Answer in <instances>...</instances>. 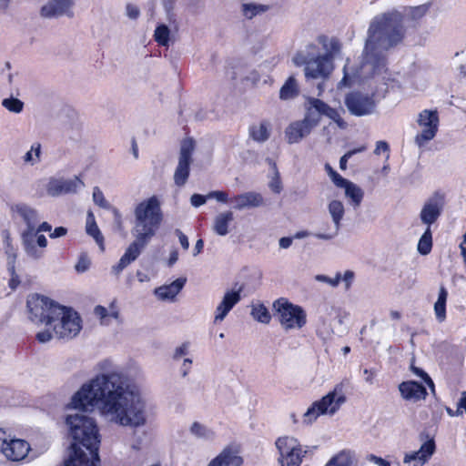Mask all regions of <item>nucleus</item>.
Returning a JSON list of instances; mask_svg holds the SVG:
<instances>
[{"label": "nucleus", "instance_id": "dca6fc26", "mask_svg": "<svg viewBox=\"0 0 466 466\" xmlns=\"http://www.w3.org/2000/svg\"><path fill=\"white\" fill-rule=\"evenodd\" d=\"M328 211L331 218L332 224H327L320 231L314 234V237L321 240L335 238L341 228V221L345 215V208L341 201L334 199L328 204Z\"/></svg>", "mask_w": 466, "mask_h": 466}, {"label": "nucleus", "instance_id": "774afa93", "mask_svg": "<svg viewBox=\"0 0 466 466\" xmlns=\"http://www.w3.org/2000/svg\"><path fill=\"white\" fill-rule=\"evenodd\" d=\"M292 238L283 237L279 239V244L281 248H289L292 244Z\"/></svg>", "mask_w": 466, "mask_h": 466}, {"label": "nucleus", "instance_id": "c9c22d12", "mask_svg": "<svg viewBox=\"0 0 466 466\" xmlns=\"http://www.w3.org/2000/svg\"><path fill=\"white\" fill-rule=\"evenodd\" d=\"M268 8V5L261 4H243L241 6L242 15L247 19H252L256 15L265 13Z\"/></svg>", "mask_w": 466, "mask_h": 466}, {"label": "nucleus", "instance_id": "052dcab7", "mask_svg": "<svg viewBox=\"0 0 466 466\" xmlns=\"http://www.w3.org/2000/svg\"><path fill=\"white\" fill-rule=\"evenodd\" d=\"M353 279H354V273L350 270H347L343 277H341V280H343L345 282V285H346V289H348L352 281H353Z\"/></svg>", "mask_w": 466, "mask_h": 466}, {"label": "nucleus", "instance_id": "2f4dec72", "mask_svg": "<svg viewBox=\"0 0 466 466\" xmlns=\"http://www.w3.org/2000/svg\"><path fill=\"white\" fill-rule=\"evenodd\" d=\"M86 229V233L93 237L96 242L99 245L101 250H104V238L95 221L92 212H88Z\"/></svg>", "mask_w": 466, "mask_h": 466}, {"label": "nucleus", "instance_id": "39448f33", "mask_svg": "<svg viewBox=\"0 0 466 466\" xmlns=\"http://www.w3.org/2000/svg\"><path fill=\"white\" fill-rule=\"evenodd\" d=\"M296 66H304L307 79H326L333 70V63L329 55L313 56L299 52L293 57Z\"/></svg>", "mask_w": 466, "mask_h": 466}, {"label": "nucleus", "instance_id": "ea45409f", "mask_svg": "<svg viewBox=\"0 0 466 466\" xmlns=\"http://www.w3.org/2000/svg\"><path fill=\"white\" fill-rule=\"evenodd\" d=\"M2 106L8 111L15 114L22 112L24 108V103L20 99L15 97L5 98L2 101Z\"/></svg>", "mask_w": 466, "mask_h": 466}, {"label": "nucleus", "instance_id": "aec40b11", "mask_svg": "<svg viewBox=\"0 0 466 466\" xmlns=\"http://www.w3.org/2000/svg\"><path fill=\"white\" fill-rule=\"evenodd\" d=\"M84 187L83 181L78 177L73 178H51L46 186V192L51 197L63 194L76 193Z\"/></svg>", "mask_w": 466, "mask_h": 466}, {"label": "nucleus", "instance_id": "a18cd8bd", "mask_svg": "<svg viewBox=\"0 0 466 466\" xmlns=\"http://www.w3.org/2000/svg\"><path fill=\"white\" fill-rule=\"evenodd\" d=\"M90 259L86 255H81L77 263L75 266V268L77 272L83 273L89 268Z\"/></svg>", "mask_w": 466, "mask_h": 466}, {"label": "nucleus", "instance_id": "79ce46f5", "mask_svg": "<svg viewBox=\"0 0 466 466\" xmlns=\"http://www.w3.org/2000/svg\"><path fill=\"white\" fill-rule=\"evenodd\" d=\"M93 201L101 208H112V207L105 199L103 192L97 187H94L93 189Z\"/></svg>", "mask_w": 466, "mask_h": 466}, {"label": "nucleus", "instance_id": "4d7b16f0", "mask_svg": "<svg viewBox=\"0 0 466 466\" xmlns=\"http://www.w3.org/2000/svg\"><path fill=\"white\" fill-rule=\"evenodd\" d=\"M390 147L389 144L385 141H378L376 144V148L374 150L375 155H380V152H387L389 153Z\"/></svg>", "mask_w": 466, "mask_h": 466}, {"label": "nucleus", "instance_id": "3c124183", "mask_svg": "<svg viewBox=\"0 0 466 466\" xmlns=\"http://www.w3.org/2000/svg\"><path fill=\"white\" fill-rule=\"evenodd\" d=\"M111 210L114 215V225L117 228V230H122L123 229V221H122L121 213L116 208H112Z\"/></svg>", "mask_w": 466, "mask_h": 466}, {"label": "nucleus", "instance_id": "4be33fe9", "mask_svg": "<svg viewBox=\"0 0 466 466\" xmlns=\"http://www.w3.org/2000/svg\"><path fill=\"white\" fill-rule=\"evenodd\" d=\"M399 390L404 400L412 402L423 400L427 396L426 388L422 384L413 380L401 382L399 385Z\"/></svg>", "mask_w": 466, "mask_h": 466}, {"label": "nucleus", "instance_id": "6e6d98bb", "mask_svg": "<svg viewBox=\"0 0 466 466\" xmlns=\"http://www.w3.org/2000/svg\"><path fill=\"white\" fill-rule=\"evenodd\" d=\"M412 372L414 374H416L417 376L420 377L421 379H423L426 383H428L430 386H431L433 388L434 385H433L431 379L424 370H422L420 368H413Z\"/></svg>", "mask_w": 466, "mask_h": 466}, {"label": "nucleus", "instance_id": "69168bd1", "mask_svg": "<svg viewBox=\"0 0 466 466\" xmlns=\"http://www.w3.org/2000/svg\"><path fill=\"white\" fill-rule=\"evenodd\" d=\"M354 155V152H347L345 155H343L341 157H340V160H339V167L341 169H346L347 167V162H348V159L350 157H351L352 156Z\"/></svg>", "mask_w": 466, "mask_h": 466}, {"label": "nucleus", "instance_id": "4468645a", "mask_svg": "<svg viewBox=\"0 0 466 466\" xmlns=\"http://www.w3.org/2000/svg\"><path fill=\"white\" fill-rule=\"evenodd\" d=\"M30 449V445L27 441L12 438L5 431L0 429V453H2L7 461H23L27 456Z\"/></svg>", "mask_w": 466, "mask_h": 466}, {"label": "nucleus", "instance_id": "0eeeda50", "mask_svg": "<svg viewBox=\"0 0 466 466\" xmlns=\"http://www.w3.org/2000/svg\"><path fill=\"white\" fill-rule=\"evenodd\" d=\"M12 210L17 213L27 226V228L22 233V242L25 251L28 256L34 258H41L43 252L39 251L35 244V228L40 221L38 212L25 204H17L12 208Z\"/></svg>", "mask_w": 466, "mask_h": 466}, {"label": "nucleus", "instance_id": "5fc2aeb1", "mask_svg": "<svg viewBox=\"0 0 466 466\" xmlns=\"http://www.w3.org/2000/svg\"><path fill=\"white\" fill-rule=\"evenodd\" d=\"M175 233L178 237L181 247L185 250H187L189 248V242H188L187 237L180 229H176Z\"/></svg>", "mask_w": 466, "mask_h": 466}, {"label": "nucleus", "instance_id": "9b49d317", "mask_svg": "<svg viewBox=\"0 0 466 466\" xmlns=\"http://www.w3.org/2000/svg\"><path fill=\"white\" fill-rule=\"evenodd\" d=\"M276 447L279 452L280 466H300L307 452L303 451L299 441L290 436L279 437L276 441Z\"/></svg>", "mask_w": 466, "mask_h": 466}, {"label": "nucleus", "instance_id": "13d9d810", "mask_svg": "<svg viewBox=\"0 0 466 466\" xmlns=\"http://www.w3.org/2000/svg\"><path fill=\"white\" fill-rule=\"evenodd\" d=\"M367 459H368V461L374 462L378 466H389L390 465V463L387 461H385L384 459H382L380 457L373 455V454H370Z\"/></svg>", "mask_w": 466, "mask_h": 466}, {"label": "nucleus", "instance_id": "1a4fd4ad", "mask_svg": "<svg viewBox=\"0 0 466 466\" xmlns=\"http://www.w3.org/2000/svg\"><path fill=\"white\" fill-rule=\"evenodd\" d=\"M304 109L303 120L312 129L319 124L322 116L333 120L342 129L347 127V123L342 119L338 110L330 107L327 103L319 98L307 97L304 103Z\"/></svg>", "mask_w": 466, "mask_h": 466}, {"label": "nucleus", "instance_id": "6e6552de", "mask_svg": "<svg viewBox=\"0 0 466 466\" xmlns=\"http://www.w3.org/2000/svg\"><path fill=\"white\" fill-rule=\"evenodd\" d=\"M276 318L285 330L300 329L306 325L307 314L302 307L280 298L273 303Z\"/></svg>", "mask_w": 466, "mask_h": 466}, {"label": "nucleus", "instance_id": "f8f14e48", "mask_svg": "<svg viewBox=\"0 0 466 466\" xmlns=\"http://www.w3.org/2000/svg\"><path fill=\"white\" fill-rule=\"evenodd\" d=\"M195 147L196 142L192 137L184 138L180 143L178 161L173 176L174 183L177 187H183L187 181Z\"/></svg>", "mask_w": 466, "mask_h": 466}, {"label": "nucleus", "instance_id": "f704fd0d", "mask_svg": "<svg viewBox=\"0 0 466 466\" xmlns=\"http://www.w3.org/2000/svg\"><path fill=\"white\" fill-rule=\"evenodd\" d=\"M432 248V233L431 228H426V230L420 238L417 249L420 255H428Z\"/></svg>", "mask_w": 466, "mask_h": 466}, {"label": "nucleus", "instance_id": "603ef678", "mask_svg": "<svg viewBox=\"0 0 466 466\" xmlns=\"http://www.w3.org/2000/svg\"><path fill=\"white\" fill-rule=\"evenodd\" d=\"M187 350H188V344L187 343H183L181 346L177 347L175 350L174 355H173V359L174 360H178L179 358L187 355Z\"/></svg>", "mask_w": 466, "mask_h": 466}, {"label": "nucleus", "instance_id": "f257e3e1", "mask_svg": "<svg viewBox=\"0 0 466 466\" xmlns=\"http://www.w3.org/2000/svg\"><path fill=\"white\" fill-rule=\"evenodd\" d=\"M73 408L86 411L96 407L108 422L130 428L147 424V402L138 386L119 369L104 370L74 394Z\"/></svg>", "mask_w": 466, "mask_h": 466}, {"label": "nucleus", "instance_id": "0e129e2a", "mask_svg": "<svg viewBox=\"0 0 466 466\" xmlns=\"http://www.w3.org/2000/svg\"><path fill=\"white\" fill-rule=\"evenodd\" d=\"M94 311L101 319H104L108 316L107 309L102 306H96Z\"/></svg>", "mask_w": 466, "mask_h": 466}, {"label": "nucleus", "instance_id": "7c9ffc66", "mask_svg": "<svg viewBox=\"0 0 466 466\" xmlns=\"http://www.w3.org/2000/svg\"><path fill=\"white\" fill-rule=\"evenodd\" d=\"M189 432L195 438L206 441H211L215 437V432L210 428L198 421H194L191 424L189 428Z\"/></svg>", "mask_w": 466, "mask_h": 466}, {"label": "nucleus", "instance_id": "f03ea898", "mask_svg": "<svg viewBox=\"0 0 466 466\" xmlns=\"http://www.w3.org/2000/svg\"><path fill=\"white\" fill-rule=\"evenodd\" d=\"M430 6V4L405 6L402 12L393 9L373 17L367 30L360 63L356 67H350L347 59L338 88L350 87L384 72L388 65V52L401 45L406 37L404 19L418 22L427 15Z\"/></svg>", "mask_w": 466, "mask_h": 466}, {"label": "nucleus", "instance_id": "72a5a7b5", "mask_svg": "<svg viewBox=\"0 0 466 466\" xmlns=\"http://www.w3.org/2000/svg\"><path fill=\"white\" fill-rule=\"evenodd\" d=\"M299 94L298 85L293 76L289 77L279 91V97L283 100L291 99Z\"/></svg>", "mask_w": 466, "mask_h": 466}, {"label": "nucleus", "instance_id": "423d86ee", "mask_svg": "<svg viewBox=\"0 0 466 466\" xmlns=\"http://www.w3.org/2000/svg\"><path fill=\"white\" fill-rule=\"evenodd\" d=\"M346 402V396L341 384L336 385L333 390L315 401L304 414V422L310 424L320 415H334Z\"/></svg>", "mask_w": 466, "mask_h": 466}, {"label": "nucleus", "instance_id": "49530a36", "mask_svg": "<svg viewBox=\"0 0 466 466\" xmlns=\"http://www.w3.org/2000/svg\"><path fill=\"white\" fill-rule=\"evenodd\" d=\"M268 187L274 193L279 194L281 192L282 183L280 180L279 171L274 172V177H272L271 181L269 182Z\"/></svg>", "mask_w": 466, "mask_h": 466}, {"label": "nucleus", "instance_id": "8fccbe9b", "mask_svg": "<svg viewBox=\"0 0 466 466\" xmlns=\"http://www.w3.org/2000/svg\"><path fill=\"white\" fill-rule=\"evenodd\" d=\"M208 198H215L218 202L227 203L228 201V195L224 191H211L208 194Z\"/></svg>", "mask_w": 466, "mask_h": 466}, {"label": "nucleus", "instance_id": "cd10ccee", "mask_svg": "<svg viewBox=\"0 0 466 466\" xmlns=\"http://www.w3.org/2000/svg\"><path fill=\"white\" fill-rule=\"evenodd\" d=\"M270 131V124L262 121L249 127V137L256 142L264 143L269 138Z\"/></svg>", "mask_w": 466, "mask_h": 466}, {"label": "nucleus", "instance_id": "a878e982", "mask_svg": "<svg viewBox=\"0 0 466 466\" xmlns=\"http://www.w3.org/2000/svg\"><path fill=\"white\" fill-rule=\"evenodd\" d=\"M342 188L345 189V196L350 199V204L354 209L358 208L362 202L364 191L358 185L350 180L342 186Z\"/></svg>", "mask_w": 466, "mask_h": 466}, {"label": "nucleus", "instance_id": "b1692460", "mask_svg": "<svg viewBox=\"0 0 466 466\" xmlns=\"http://www.w3.org/2000/svg\"><path fill=\"white\" fill-rule=\"evenodd\" d=\"M313 129L305 122V120H298L290 123L286 130L285 137L289 144H296L300 142L304 137L309 136Z\"/></svg>", "mask_w": 466, "mask_h": 466}, {"label": "nucleus", "instance_id": "e2e57ef3", "mask_svg": "<svg viewBox=\"0 0 466 466\" xmlns=\"http://www.w3.org/2000/svg\"><path fill=\"white\" fill-rule=\"evenodd\" d=\"M67 233V229L64 227L56 228L53 233L50 234V238H56L65 236Z\"/></svg>", "mask_w": 466, "mask_h": 466}, {"label": "nucleus", "instance_id": "a19ab883", "mask_svg": "<svg viewBox=\"0 0 466 466\" xmlns=\"http://www.w3.org/2000/svg\"><path fill=\"white\" fill-rule=\"evenodd\" d=\"M15 255L9 256L8 261H7V269L11 275L9 286L12 289H15L20 283L19 277L15 273Z\"/></svg>", "mask_w": 466, "mask_h": 466}, {"label": "nucleus", "instance_id": "2eb2a0df", "mask_svg": "<svg viewBox=\"0 0 466 466\" xmlns=\"http://www.w3.org/2000/svg\"><path fill=\"white\" fill-rule=\"evenodd\" d=\"M344 103L349 112L356 116L371 115L376 108L374 95L360 91H352L347 94Z\"/></svg>", "mask_w": 466, "mask_h": 466}, {"label": "nucleus", "instance_id": "e433bc0d", "mask_svg": "<svg viewBox=\"0 0 466 466\" xmlns=\"http://www.w3.org/2000/svg\"><path fill=\"white\" fill-rule=\"evenodd\" d=\"M251 316L258 322L268 324L271 319V316L268 309L263 304H254L251 306Z\"/></svg>", "mask_w": 466, "mask_h": 466}, {"label": "nucleus", "instance_id": "393cba45", "mask_svg": "<svg viewBox=\"0 0 466 466\" xmlns=\"http://www.w3.org/2000/svg\"><path fill=\"white\" fill-rule=\"evenodd\" d=\"M187 279L179 278L169 285H163L155 289L154 293L160 300H172L183 289Z\"/></svg>", "mask_w": 466, "mask_h": 466}, {"label": "nucleus", "instance_id": "5701e85b", "mask_svg": "<svg viewBox=\"0 0 466 466\" xmlns=\"http://www.w3.org/2000/svg\"><path fill=\"white\" fill-rule=\"evenodd\" d=\"M232 201L234 203L233 208L237 210L255 208L264 205V198L262 195L255 191H248L236 195L232 198Z\"/></svg>", "mask_w": 466, "mask_h": 466}, {"label": "nucleus", "instance_id": "c85d7f7f", "mask_svg": "<svg viewBox=\"0 0 466 466\" xmlns=\"http://www.w3.org/2000/svg\"><path fill=\"white\" fill-rule=\"evenodd\" d=\"M233 219L234 216L231 211L219 213L214 219L213 230L218 236H226L228 233V226Z\"/></svg>", "mask_w": 466, "mask_h": 466}, {"label": "nucleus", "instance_id": "7ed1b4c3", "mask_svg": "<svg viewBox=\"0 0 466 466\" xmlns=\"http://www.w3.org/2000/svg\"><path fill=\"white\" fill-rule=\"evenodd\" d=\"M135 223L132 228L134 241L127 248L119 262L112 267V273L118 276L134 262L150 242L159 228L163 214L156 196L141 201L134 210Z\"/></svg>", "mask_w": 466, "mask_h": 466}, {"label": "nucleus", "instance_id": "4c0bfd02", "mask_svg": "<svg viewBox=\"0 0 466 466\" xmlns=\"http://www.w3.org/2000/svg\"><path fill=\"white\" fill-rule=\"evenodd\" d=\"M170 30L166 25H159L155 32L154 38L160 46H167L169 43Z\"/></svg>", "mask_w": 466, "mask_h": 466}, {"label": "nucleus", "instance_id": "37998d69", "mask_svg": "<svg viewBox=\"0 0 466 466\" xmlns=\"http://www.w3.org/2000/svg\"><path fill=\"white\" fill-rule=\"evenodd\" d=\"M315 279L319 282H325L329 286L336 288L341 280V275L340 273H337L334 278H329L326 275L319 274L315 276Z\"/></svg>", "mask_w": 466, "mask_h": 466}, {"label": "nucleus", "instance_id": "473e14b6", "mask_svg": "<svg viewBox=\"0 0 466 466\" xmlns=\"http://www.w3.org/2000/svg\"><path fill=\"white\" fill-rule=\"evenodd\" d=\"M218 458L224 466H240L243 462L242 458L238 455V452L230 448L224 449L218 455Z\"/></svg>", "mask_w": 466, "mask_h": 466}, {"label": "nucleus", "instance_id": "a211bd4d", "mask_svg": "<svg viewBox=\"0 0 466 466\" xmlns=\"http://www.w3.org/2000/svg\"><path fill=\"white\" fill-rule=\"evenodd\" d=\"M243 287L238 289H228L224 293L220 302L217 305L214 311V323H221L230 310L241 300V292Z\"/></svg>", "mask_w": 466, "mask_h": 466}, {"label": "nucleus", "instance_id": "bb28decb", "mask_svg": "<svg viewBox=\"0 0 466 466\" xmlns=\"http://www.w3.org/2000/svg\"><path fill=\"white\" fill-rule=\"evenodd\" d=\"M356 458L353 451L342 450L332 456L325 466H355Z\"/></svg>", "mask_w": 466, "mask_h": 466}, {"label": "nucleus", "instance_id": "c756f323", "mask_svg": "<svg viewBox=\"0 0 466 466\" xmlns=\"http://www.w3.org/2000/svg\"><path fill=\"white\" fill-rule=\"evenodd\" d=\"M448 298V291L441 286L439 289V294L437 301L434 303V313L437 320L441 323L446 319V302Z\"/></svg>", "mask_w": 466, "mask_h": 466}, {"label": "nucleus", "instance_id": "864d4df0", "mask_svg": "<svg viewBox=\"0 0 466 466\" xmlns=\"http://www.w3.org/2000/svg\"><path fill=\"white\" fill-rule=\"evenodd\" d=\"M53 335L49 329L40 331L36 334V339L41 343H46L51 340Z\"/></svg>", "mask_w": 466, "mask_h": 466}, {"label": "nucleus", "instance_id": "de8ad7c7", "mask_svg": "<svg viewBox=\"0 0 466 466\" xmlns=\"http://www.w3.org/2000/svg\"><path fill=\"white\" fill-rule=\"evenodd\" d=\"M126 15L131 20H137L140 15V10L137 5L127 4L126 5Z\"/></svg>", "mask_w": 466, "mask_h": 466}, {"label": "nucleus", "instance_id": "ddd939ff", "mask_svg": "<svg viewBox=\"0 0 466 466\" xmlns=\"http://www.w3.org/2000/svg\"><path fill=\"white\" fill-rule=\"evenodd\" d=\"M417 123L421 131L416 135L414 142L419 147H422L436 137L440 124L438 111L422 110L418 115Z\"/></svg>", "mask_w": 466, "mask_h": 466}, {"label": "nucleus", "instance_id": "c03bdc74", "mask_svg": "<svg viewBox=\"0 0 466 466\" xmlns=\"http://www.w3.org/2000/svg\"><path fill=\"white\" fill-rule=\"evenodd\" d=\"M326 169L328 170L329 176L331 178L332 182L339 187H342L343 185L348 181V179L342 177L339 173L332 169L329 165H326Z\"/></svg>", "mask_w": 466, "mask_h": 466}, {"label": "nucleus", "instance_id": "f3484780", "mask_svg": "<svg viewBox=\"0 0 466 466\" xmlns=\"http://www.w3.org/2000/svg\"><path fill=\"white\" fill-rule=\"evenodd\" d=\"M75 0H47L40 8V16L46 19L73 18Z\"/></svg>", "mask_w": 466, "mask_h": 466}, {"label": "nucleus", "instance_id": "20e7f679", "mask_svg": "<svg viewBox=\"0 0 466 466\" xmlns=\"http://www.w3.org/2000/svg\"><path fill=\"white\" fill-rule=\"evenodd\" d=\"M51 327L55 335L59 339H71L77 336L82 329L81 319L71 308L59 306L55 309Z\"/></svg>", "mask_w": 466, "mask_h": 466}, {"label": "nucleus", "instance_id": "6ab92c4d", "mask_svg": "<svg viewBox=\"0 0 466 466\" xmlns=\"http://www.w3.org/2000/svg\"><path fill=\"white\" fill-rule=\"evenodd\" d=\"M443 206V197L439 193L434 194L422 206L420 213V221L431 228L441 215Z\"/></svg>", "mask_w": 466, "mask_h": 466}, {"label": "nucleus", "instance_id": "338daca9", "mask_svg": "<svg viewBox=\"0 0 466 466\" xmlns=\"http://www.w3.org/2000/svg\"><path fill=\"white\" fill-rule=\"evenodd\" d=\"M52 229V227L49 223L47 222H43L41 223L38 228H35V236L39 233V232H42V231H45V232H49L51 231Z\"/></svg>", "mask_w": 466, "mask_h": 466}, {"label": "nucleus", "instance_id": "bf43d9fd", "mask_svg": "<svg viewBox=\"0 0 466 466\" xmlns=\"http://www.w3.org/2000/svg\"><path fill=\"white\" fill-rule=\"evenodd\" d=\"M191 364H192L191 359L187 358L184 360L183 364L181 366L182 377L185 378L189 373L190 369H191Z\"/></svg>", "mask_w": 466, "mask_h": 466}, {"label": "nucleus", "instance_id": "9d476101", "mask_svg": "<svg viewBox=\"0 0 466 466\" xmlns=\"http://www.w3.org/2000/svg\"><path fill=\"white\" fill-rule=\"evenodd\" d=\"M26 304L30 320L46 326L52 324L55 309L60 306L48 298L37 294L29 296Z\"/></svg>", "mask_w": 466, "mask_h": 466}, {"label": "nucleus", "instance_id": "680f3d73", "mask_svg": "<svg viewBox=\"0 0 466 466\" xmlns=\"http://www.w3.org/2000/svg\"><path fill=\"white\" fill-rule=\"evenodd\" d=\"M347 317H348V313L347 312L339 309L334 320L339 326H343L344 325V320L347 319Z\"/></svg>", "mask_w": 466, "mask_h": 466}, {"label": "nucleus", "instance_id": "412c9836", "mask_svg": "<svg viewBox=\"0 0 466 466\" xmlns=\"http://www.w3.org/2000/svg\"><path fill=\"white\" fill-rule=\"evenodd\" d=\"M436 449L435 441L432 438L426 440L417 451L406 453L403 459L404 463H410L412 466H423L432 456Z\"/></svg>", "mask_w": 466, "mask_h": 466}, {"label": "nucleus", "instance_id": "58836bf2", "mask_svg": "<svg viewBox=\"0 0 466 466\" xmlns=\"http://www.w3.org/2000/svg\"><path fill=\"white\" fill-rule=\"evenodd\" d=\"M41 155V145L35 143L31 147V149L24 156V162L35 165L39 162Z\"/></svg>", "mask_w": 466, "mask_h": 466}, {"label": "nucleus", "instance_id": "09e8293b", "mask_svg": "<svg viewBox=\"0 0 466 466\" xmlns=\"http://www.w3.org/2000/svg\"><path fill=\"white\" fill-rule=\"evenodd\" d=\"M208 198H208V195L203 196L200 194H193L190 198V203L193 207L198 208V207L204 205Z\"/></svg>", "mask_w": 466, "mask_h": 466}]
</instances>
